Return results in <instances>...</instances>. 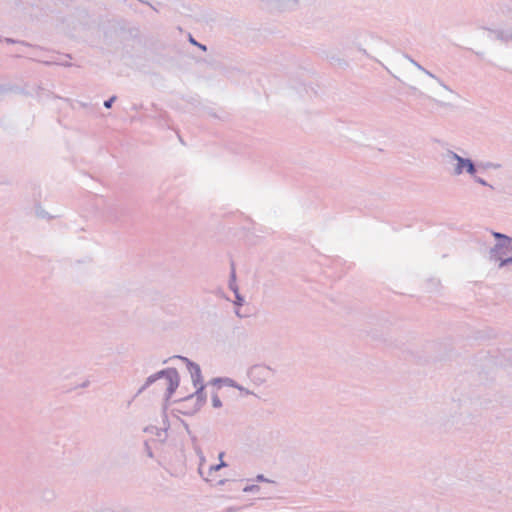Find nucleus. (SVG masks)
<instances>
[{
  "instance_id": "obj_20",
  "label": "nucleus",
  "mask_w": 512,
  "mask_h": 512,
  "mask_svg": "<svg viewBox=\"0 0 512 512\" xmlns=\"http://www.w3.org/2000/svg\"><path fill=\"white\" fill-rule=\"evenodd\" d=\"M144 450H145V453L146 455L149 457V458H154V453L152 451V448L150 447L149 445V441L148 440H145L144 441Z\"/></svg>"
},
{
  "instance_id": "obj_26",
  "label": "nucleus",
  "mask_w": 512,
  "mask_h": 512,
  "mask_svg": "<svg viewBox=\"0 0 512 512\" xmlns=\"http://www.w3.org/2000/svg\"><path fill=\"white\" fill-rule=\"evenodd\" d=\"M240 510H241V507L230 506V507H227L226 509H224L223 512H238Z\"/></svg>"
},
{
  "instance_id": "obj_15",
  "label": "nucleus",
  "mask_w": 512,
  "mask_h": 512,
  "mask_svg": "<svg viewBox=\"0 0 512 512\" xmlns=\"http://www.w3.org/2000/svg\"><path fill=\"white\" fill-rule=\"evenodd\" d=\"M211 401H212V406H213L214 408H220V407H222V401H221V399L219 398V396H218V394H217V393L212 394Z\"/></svg>"
},
{
  "instance_id": "obj_28",
  "label": "nucleus",
  "mask_w": 512,
  "mask_h": 512,
  "mask_svg": "<svg viewBox=\"0 0 512 512\" xmlns=\"http://www.w3.org/2000/svg\"><path fill=\"white\" fill-rule=\"evenodd\" d=\"M436 102L437 105L441 106V107H447V106H450V104L448 103H445V102H442V101H438V100H434Z\"/></svg>"
},
{
  "instance_id": "obj_16",
  "label": "nucleus",
  "mask_w": 512,
  "mask_h": 512,
  "mask_svg": "<svg viewBox=\"0 0 512 512\" xmlns=\"http://www.w3.org/2000/svg\"><path fill=\"white\" fill-rule=\"evenodd\" d=\"M225 466H227V464L223 460H221L219 464L211 465L209 467V475H211L213 472L220 470L222 467H225Z\"/></svg>"
},
{
  "instance_id": "obj_14",
  "label": "nucleus",
  "mask_w": 512,
  "mask_h": 512,
  "mask_svg": "<svg viewBox=\"0 0 512 512\" xmlns=\"http://www.w3.org/2000/svg\"><path fill=\"white\" fill-rule=\"evenodd\" d=\"M472 177H473V180H474L476 183H478V184H480V185H482V186L489 187L490 189H494L493 185L489 184V183H488L485 179H483L482 177H479V176H477L476 174H474V176H472Z\"/></svg>"
},
{
  "instance_id": "obj_35",
  "label": "nucleus",
  "mask_w": 512,
  "mask_h": 512,
  "mask_svg": "<svg viewBox=\"0 0 512 512\" xmlns=\"http://www.w3.org/2000/svg\"><path fill=\"white\" fill-rule=\"evenodd\" d=\"M227 480H220L219 484H224Z\"/></svg>"
},
{
  "instance_id": "obj_5",
  "label": "nucleus",
  "mask_w": 512,
  "mask_h": 512,
  "mask_svg": "<svg viewBox=\"0 0 512 512\" xmlns=\"http://www.w3.org/2000/svg\"><path fill=\"white\" fill-rule=\"evenodd\" d=\"M205 384L202 382V383H199L195 390L194 393L188 395V396H185L183 397V402L184 403H189V402H192L195 398V401L193 402V406L192 408L188 411H185L186 413L188 414H195L197 413L198 411H200V409L204 406V404L206 403L207 401V394L205 392Z\"/></svg>"
},
{
  "instance_id": "obj_4",
  "label": "nucleus",
  "mask_w": 512,
  "mask_h": 512,
  "mask_svg": "<svg viewBox=\"0 0 512 512\" xmlns=\"http://www.w3.org/2000/svg\"><path fill=\"white\" fill-rule=\"evenodd\" d=\"M447 157L450 160L457 162L453 171V174L456 176L461 175L464 172L470 176H474L478 171L477 164L471 158L462 157L452 150H448Z\"/></svg>"
},
{
  "instance_id": "obj_24",
  "label": "nucleus",
  "mask_w": 512,
  "mask_h": 512,
  "mask_svg": "<svg viewBox=\"0 0 512 512\" xmlns=\"http://www.w3.org/2000/svg\"><path fill=\"white\" fill-rule=\"evenodd\" d=\"M36 214H37V216H38V217H40V218H46V217H49V216H48V213H47L44 209H42L41 207H37V208H36Z\"/></svg>"
},
{
  "instance_id": "obj_36",
  "label": "nucleus",
  "mask_w": 512,
  "mask_h": 512,
  "mask_svg": "<svg viewBox=\"0 0 512 512\" xmlns=\"http://www.w3.org/2000/svg\"><path fill=\"white\" fill-rule=\"evenodd\" d=\"M223 455H224V453H223V452H221V453L219 454V458H220V459H222Z\"/></svg>"
},
{
  "instance_id": "obj_31",
  "label": "nucleus",
  "mask_w": 512,
  "mask_h": 512,
  "mask_svg": "<svg viewBox=\"0 0 512 512\" xmlns=\"http://www.w3.org/2000/svg\"><path fill=\"white\" fill-rule=\"evenodd\" d=\"M185 429L189 435H191V431L189 429V425L187 423H184Z\"/></svg>"
},
{
  "instance_id": "obj_12",
  "label": "nucleus",
  "mask_w": 512,
  "mask_h": 512,
  "mask_svg": "<svg viewBox=\"0 0 512 512\" xmlns=\"http://www.w3.org/2000/svg\"><path fill=\"white\" fill-rule=\"evenodd\" d=\"M176 402L181 404V408L177 409V411L179 413H181L183 415H187V416H192L193 415V414H188L185 411H187V410L189 411L192 408L194 401L189 402V403H184L183 402V398H181V399L177 400Z\"/></svg>"
},
{
  "instance_id": "obj_17",
  "label": "nucleus",
  "mask_w": 512,
  "mask_h": 512,
  "mask_svg": "<svg viewBox=\"0 0 512 512\" xmlns=\"http://www.w3.org/2000/svg\"><path fill=\"white\" fill-rule=\"evenodd\" d=\"M235 300H234V305L236 307H240V306H243L244 303H245V299L244 297L238 292V293H235Z\"/></svg>"
},
{
  "instance_id": "obj_34",
  "label": "nucleus",
  "mask_w": 512,
  "mask_h": 512,
  "mask_svg": "<svg viewBox=\"0 0 512 512\" xmlns=\"http://www.w3.org/2000/svg\"><path fill=\"white\" fill-rule=\"evenodd\" d=\"M512 40V31H509V41Z\"/></svg>"
},
{
  "instance_id": "obj_10",
  "label": "nucleus",
  "mask_w": 512,
  "mask_h": 512,
  "mask_svg": "<svg viewBox=\"0 0 512 512\" xmlns=\"http://www.w3.org/2000/svg\"><path fill=\"white\" fill-rule=\"evenodd\" d=\"M211 384L218 385V387H220L221 384H224L226 386L233 387V388L238 387V383L235 380L228 378V377L213 378L211 380Z\"/></svg>"
},
{
  "instance_id": "obj_37",
  "label": "nucleus",
  "mask_w": 512,
  "mask_h": 512,
  "mask_svg": "<svg viewBox=\"0 0 512 512\" xmlns=\"http://www.w3.org/2000/svg\"><path fill=\"white\" fill-rule=\"evenodd\" d=\"M164 423H168V419H167V416L165 415V420H164Z\"/></svg>"
},
{
  "instance_id": "obj_1",
  "label": "nucleus",
  "mask_w": 512,
  "mask_h": 512,
  "mask_svg": "<svg viewBox=\"0 0 512 512\" xmlns=\"http://www.w3.org/2000/svg\"><path fill=\"white\" fill-rule=\"evenodd\" d=\"M166 380L167 387L164 395V402L167 403L172 395L175 393L180 384V376L176 368L170 367L166 369H162L149 377L146 378L144 384L138 389L135 396H139L142 394L148 387L152 384L158 382L159 380ZM167 405L164 404V410H166Z\"/></svg>"
},
{
  "instance_id": "obj_18",
  "label": "nucleus",
  "mask_w": 512,
  "mask_h": 512,
  "mask_svg": "<svg viewBox=\"0 0 512 512\" xmlns=\"http://www.w3.org/2000/svg\"><path fill=\"white\" fill-rule=\"evenodd\" d=\"M260 490V486L256 485V484H251V485H247L243 488V492L245 493H255V492H258Z\"/></svg>"
},
{
  "instance_id": "obj_11",
  "label": "nucleus",
  "mask_w": 512,
  "mask_h": 512,
  "mask_svg": "<svg viewBox=\"0 0 512 512\" xmlns=\"http://www.w3.org/2000/svg\"><path fill=\"white\" fill-rule=\"evenodd\" d=\"M495 35V38L501 42L507 43L509 41V31L502 29H488Z\"/></svg>"
},
{
  "instance_id": "obj_29",
  "label": "nucleus",
  "mask_w": 512,
  "mask_h": 512,
  "mask_svg": "<svg viewBox=\"0 0 512 512\" xmlns=\"http://www.w3.org/2000/svg\"><path fill=\"white\" fill-rule=\"evenodd\" d=\"M5 42L8 43V44H13V43H16L17 41H15L12 38H5Z\"/></svg>"
},
{
  "instance_id": "obj_25",
  "label": "nucleus",
  "mask_w": 512,
  "mask_h": 512,
  "mask_svg": "<svg viewBox=\"0 0 512 512\" xmlns=\"http://www.w3.org/2000/svg\"><path fill=\"white\" fill-rule=\"evenodd\" d=\"M257 482H272L271 480L267 479L263 474H258L256 476Z\"/></svg>"
},
{
  "instance_id": "obj_13",
  "label": "nucleus",
  "mask_w": 512,
  "mask_h": 512,
  "mask_svg": "<svg viewBox=\"0 0 512 512\" xmlns=\"http://www.w3.org/2000/svg\"><path fill=\"white\" fill-rule=\"evenodd\" d=\"M478 168L480 169H483V170H487V169H499L501 168V164L499 163H493V162H479L477 164Z\"/></svg>"
},
{
  "instance_id": "obj_7",
  "label": "nucleus",
  "mask_w": 512,
  "mask_h": 512,
  "mask_svg": "<svg viewBox=\"0 0 512 512\" xmlns=\"http://www.w3.org/2000/svg\"><path fill=\"white\" fill-rule=\"evenodd\" d=\"M188 371L191 374V379L194 387H197L199 383L203 382V377L201 373L200 366L196 364H189Z\"/></svg>"
},
{
  "instance_id": "obj_21",
  "label": "nucleus",
  "mask_w": 512,
  "mask_h": 512,
  "mask_svg": "<svg viewBox=\"0 0 512 512\" xmlns=\"http://www.w3.org/2000/svg\"><path fill=\"white\" fill-rule=\"evenodd\" d=\"M116 100H117V96H115V95L111 96L110 98H108L107 100L104 101V107L106 109H110Z\"/></svg>"
},
{
  "instance_id": "obj_19",
  "label": "nucleus",
  "mask_w": 512,
  "mask_h": 512,
  "mask_svg": "<svg viewBox=\"0 0 512 512\" xmlns=\"http://www.w3.org/2000/svg\"><path fill=\"white\" fill-rule=\"evenodd\" d=\"M189 42L192 44V45H195L197 46L199 49H201L202 51H207V46L204 45V44H201L199 43L198 41H196L192 35H189Z\"/></svg>"
},
{
  "instance_id": "obj_27",
  "label": "nucleus",
  "mask_w": 512,
  "mask_h": 512,
  "mask_svg": "<svg viewBox=\"0 0 512 512\" xmlns=\"http://www.w3.org/2000/svg\"><path fill=\"white\" fill-rule=\"evenodd\" d=\"M236 389H238L239 391L243 392L245 395H250L252 392L249 391L248 389L244 388L243 386L239 385L238 384V387H235Z\"/></svg>"
},
{
  "instance_id": "obj_33",
  "label": "nucleus",
  "mask_w": 512,
  "mask_h": 512,
  "mask_svg": "<svg viewBox=\"0 0 512 512\" xmlns=\"http://www.w3.org/2000/svg\"><path fill=\"white\" fill-rule=\"evenodd\" d=\"M191 440H192L193 443H195L197 441L196 436H191Z\"/></svg>"
},
{
  "instance_id": "obj_3",
  "label": "nucleus",
  "mask_w": 512,
  "mask_h": 512,
  "mask_svg": "<svg viewBox=\"0 0 512 512\" xmlns=\"http://www.w3.org/2000/svg\"><path fill=\"white\" fill-rule=\"evenodd\" d=\"M131 214V210L125 203L113 201L105 206V217L107 221L114 224L125 223Z\"/></svg>"
},
{
  "instance_id": "obj_30",
  "label": "nucleus",
  "mask_w": 512,
  "mask_h": 512,
  "mask_svg": "<svg viewBox=\"0 0 512 512\" xmlns=\"http://www.w3.org/2000/svg\"><path fill=\"white\" fill-rule=\"evenodd\" d=\"M194 449H195V452H196L198 455H202V451H201V449H200L198 446H194Z\"/></svg>"
},
{
  "instance_id": "obj_32",
  "label": "nucleus",
  "mask_w": 512,
  "mask_h": 512,
  "mask_svg": "<svg viewBox=\"0 0 512 512\" xmlns=\"http://www.w3.org/2000/svg\"><path fill=\"white\" fill-rule=\"evenodd\" d=\"M235 313H236V315H237L238 317H240V318H242V317H243V315H242V314H240V311H239L238 309L235 311Z\"/></svg>"
},
{
  "instance_id": "obj_22",
  "label": "nucleus",
  "mask_w": 512,
  "mask_h": 512,
  "mask_svg": "<svg viewBox=\"0 0 512 512\" xmlns=\"http://www.w3.org/2000/svg\"><path fill=\"white\" fill-rule=\"evenodd\" d=\"M176 358L180 359L181 361H183L187 367V369H189V364H196V362L190 360L189 358L185 357V356H175Z\"/></svg>"
},
{
  "instance_id": "obj_2",
  "label": "nucleus",
  "mask_w": 512,
  "mask_h": 512,
  "mask_svg": "<svg viewBox=\"0 0 512 512\" xmlns=\"http://www.w3.org/2000/svg\"><path fill=\"white\" fill-rule=\"evenodd\" d=\"M492 236L496 243L489 250L490 260L499 261V269L512 264V237L496 231H492Z\"/></svg>"
},
{
  "instance_id": "obj_9",
  "label": "nucleus",
  "mask_w": 512,
  "mask_h": 512,
  "mask_svg": "<svg viewBox=\"0 0 512 512\" xmlns=\"http://www.w3.org/2000/svg\"><path fill=\"white\" fill-rule=\"evenodd\" d=\"M228 287L234 294L239 292V287L236 283V270L233 261L231 262V271L229 276Z\"/></svg>"
},
{
  "instance_id": "obj_8",
  "label": "nucleus",
  "mask_w": 512,
  "mask_h": 512,
  "mask_svg": "<svg viewBox=\"0 0 512 512\" xmlns=\"http://www.w3.org/2000/svg\"><path fill=\"white\" fill-rule=\"evenodd\" d=\"M143 431L145 433H150V434H154L156 435L157 437L160 438L161 442H165L166 441V431H167V427H164V428H158L157 426H154V425H148L146 426Z\"/></svg>"
},
{
  "instance_id": "obj_6",
  "label": "nucleus",
  "mask_w": 512,
  "mask_h": 512,
  "mask_svg": "<svg viewBox=\"0 0 512 512\" xmlns=\"http://www.w3.org/2000/svg\"><path fill=\"white\" fill-rule=\"evenodd\" d=\"M405 58H407L415 67H417V69H419L420 71L425 73L427 76L435 79L443 88L452 92V90L449 88V86H447L439 77H437L431 71L424 68L421 64H419L417 61H415L413 58H411L408 54H405Z\"/></svg>"
},
{
  "instance_id": "obj_23",
  "label": "nucleus",
  "mask_w": 512,
  "mask_h": 512,
  "mask_svg": "<svg viewBox=\"0 0 512 512\" xmlns=\"http://www.w3.org/2000/svg\"><path fill=\"white\" fill-rule=\"evenodd\" d=\"M176 358L180 359L181 361H183L187 367V369H189V364H196V362L190 360L189 358L185 357V356H175Z\"/></svg>"
}]
</instances>
